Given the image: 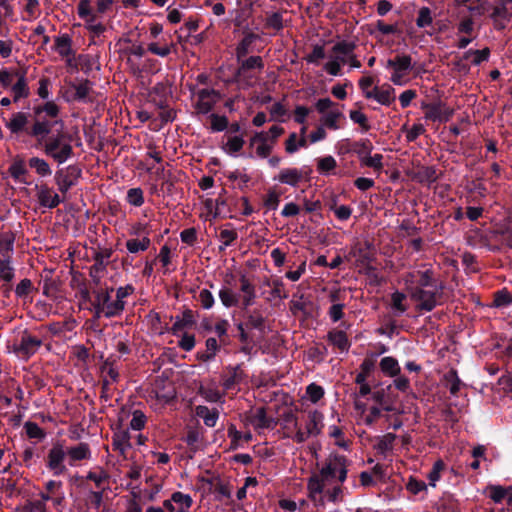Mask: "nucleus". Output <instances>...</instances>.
Instances as JSON below:
<instances>
[{
	"label": "nucleus",
	"instance_id": "obj_1",
	"mask_svg": "<svg viewBox=\"0 0 512 512\" xmlns=\"http://www.w3.org/2000/svg\"><path fill=\"white\" fill-rule=\"evenodd\" d=\"M346 478L347 459L342 455H330L323 467L307 481L309 499L317 507H323L326 502H340Z\"/></svg>",
	"mask_w": 512,
	"mask_h": 512
},
{
	"label": "nucleus",
	"instance_id": "obj_2",
	"mask_svg": "<svg viewBox=\"0 0 512 512\" xmlns=\"http://www.w3.org/2000/svg\"><path fill=\"white\" fill-rule=\"evenodd\" d=\"M401 283L420 312H430L442 303L443 286L436 283L430 268L416 269L403 274Z\"/></svg>",
	"mask_w": 512,
	"mask_h": 512
},
{
	"label": "nucleus",
	"instance_id": "obj_3",
	"mask_svg": "<svg viewBox=\"0 0 512 512\" xmlns=\"http://www.w3.org/2000/svg\"><path fill=\"white\" fill-rule=\"evenodd\" d=\"M34 121L28 131V136L36 138L40 143L51 133L53 127L63 122L59 119L60 107L54 101H47L33 108Z\"/></svg>",
	"mask_w": 512,
	"mask_h": 512
},
{
	"label": "nucleus",
	"instance_id": "obj_4",
	"mask_svg": "<svg viewBox=\"0 0 512 512\" xmlns=\"http://www.w3.org/2000/svg\"><path fill=\"white\" fill-rule=\"evenodd\" d=\"M43 149L45 154L58 164L65 163L73 155L70 139L63 132L44 139Z\"/></svg>",
	"mask_w": 512,
	"mask_h": 512
},
{
	"label": "nucleus",
	"instance_id": "obj_5",
	"mask_svg": "<svg viewBox=\"0 0 512 512\" xmlns=\"http://www.w3.org/2000/svg\"><path fill=\"white\" fill-rule=\"evenodd\" d=\"M356 44L352 41L342 40L334 44L329 55V60L324 64L323 69L331 76H340L342 66L347 64L351 50H355Z\"/></svg>",
	"mask_w": 512,
	"mask_h": 512
},
{
	"label": "nucleus",
	"instance_id": "obj_6",
	"mask_svg": "<svg viewBox=\"0 0 512 512\" xmlns=\"http://www.w3.org/2000/svg\"><path fill=\"white\" fill-rule=\"evenodd\" d=\"M323 415L317 410L309 411L301 421H295V434L292 439L297 443L305 442L311 436H316L323 427Z\"/></svg>",
	"mask_w": 512,
	"mask_h": 512
},
{
	"label": "nucleus",
	"instance_id": "obj_7",
	"mask_svg": "<svg viewBox=\"0 0 512 512\" xmlns=\"http://www.w3.org/2000/svg\"><path fill=\"white\" fill-rule=\"evenodd\" d=\"M386 69L391 70L390 81L397 86H404L409 81V73L414 64L412 57L408 54H397L394 58L388 59Z\"/></svg>",
	"mask_w": 512,
	"mask_h": 512
},
{
	"label": "nucleus",
	"instance_id": "obj_8",
	"mask_svg": "<svg viewBox=\"0 0 512 512\" xmlns=\"http://www.w3.org/2000/svg\"><path fill=\"white\" fill-rule=\"evenodd\" d=\"M112 291L113 288L95 292L93 306L97 318L101 316L111 318L119 316L123 312V305L120 304V301L111 300L110 292Z\"/></svg>",
	"mask_w": 512,
	"mask_h": 512
},
{
	"label": "nucleus",
	"instance_id": "obj_9",
	"mask_svg": "<svg viewBox=\"0 0 512 512\" xmlns=\"http://www.w3.org/2000/svg\"><path fill=\"white\" fill-rule=\"evenodd\" d=\"M66 457L68 458L67 448L60 441L54 443L49 449L46 457V467L53 476H61L67 473Z\"/></svg>",
	"mask_w": 512,
	"mask_h": 512
},
{
	"label": "nucleus",
	"instance_id": "obj_10",
	"mask_svg": "<svg viewBox=\"0 0 512 512\" xmlns=\"http://www.w3.org/2000/svg\"><path fill=\"white\" fill-rule=\"evenodd\" d=\"M42 340L32 336L28 332H24L19 341L14 344V352L18 358L28 360L41 347Z\"/></svg>",
	"mask_w": 512,
	"mask_h": 512
},
{
	"label": "nucleus",
	"instance_id": "obj_11",
	"mask_svg": "<svg viewBox=\"0 0 512 512\" xmlns=\"http://www.w3.org/2000/svg\"><path fill=\"white\" fill-rule=\"evenodd\" d=\"M422 108L425 111V119L433 122H447L454 114L452 108L441 102L425 104Z\"/></svg>",
	"mask_w": 512,
	"mask_h": 512
},
{
	"label": "nucleus",
	"instance_id": "obj_12",
	"mask_svg": "<svg viewBox=\"0 0 512 512\" xmlns=\"http://www.w3.org/2000/svg\"><path fill=\"white\" fill-rule=\"evenodd\" d=\"M192 505V497L180 491L173 492L170 499L163 501V507L169 512H189Z\"/></svg>",
	"mask_w": 512,
	"mask_h": 512
},
{
	"label": "nucleus",
	"instance_id": "obj_13",
	"mask_svg": "<svg viewBox=\"0 0 512 512\" xmlns=\"http://www.w3.org/2000/svg\"><path fill=\"white\" fill-rule=\"evenodd\" d=\"M30 115L27 112L19 111L14 112L10 119L5 123V127L11 134L19 135L25 133L28 135L30 129Z\"/></svg>",
	"mask_w": 512,
	"mask_h": 512
},
{
	"label": "nucleus",
	"instance_id": "obj_14",
	"mask_svg": "<svg viewBox=\"0 0 512 512\" xmlns=\"http://www.w3.org/2000/svg\"><path fill=\"white\" fill-rule=\"evenodd\" d=\"M239 284H240V300L241 305L244 308H248L252 306L255 303L256 299V286L251 281V279L247 276V274L242 273L239 277Z\"/></svg>",
	"mask_w": 512,
	"mask_h": 512
},
{
	"label": "nucleus",
	"instance_id": "obj_15",
	"mask_svg": "<svg viewBox=\"0 0 512 512\" xmlns=\"http://www.w3.org/2000/svg\"><path fill=\"white\" fill-rule=\"evenodd\" d=\"M197 98L198 112L207 114L220 100V94L214 89H202L198 92Z\"/></svg>",
	"mask_w": 512,
	"mask_h": 512
},
{
	"label": "nucleus",
	"instance_id": "obj_16",
	"mask_svg": "<svg viewBox=\"0 0 512 512\" xmlns=\"http://www.w3.org/2000/svg\"><path fill=\"white\" fill-rule=\"evenodd\" d=\"M367 99H373L381 105L390 106L396 99L395 89L389 84H384L381 87L375 86L371 93H367Z\"/></svg>",
	"mask_w": 512,
	"mask_h": 512
},
{
	"label": "nucleus",
	"instance_id": "obj_17",
	"mask_svg": "<svg viewBox=\"0 0 512 512\" xmlns=\"http://www.w3.org/2000/svg\"><path fill=\"white\" fill-rule=\"evenodd\" d=\"M111 254L112 252L109 249H105L95 254V263L90 268V276L96 284L100 282L102 276L104 275Z\"/></svg>",
	"mask_w": 512,
	"mask_h": 512
},
{
	"label": "nucleus",
	"instance_id": "obj_18",
	"mask_svg": "<svg viewBox=\"0 0 512 512\" xmlns=\"http://www.w3.org/2000/svg\"><path fill=\"white\" fill-rule=\"evenodd\" d=\"M305 179V173L298 168H283L274 177L281 184L297 187Z\"/></svg>",
	"mask_w": 512,
	"mask_h": 512
},
{
	"label": "nucleus",
	"instance_id": "obj_19",
	"mask_svg": "<svg viewBox=\"0 0 512 512\" xmlns=\"http://www.w3.org/2000/svg\"><path fill=\"white\" fill-rule=\"evenodd\" d=\"M68 453V464L71 467L77 465L80 461H88L91 459L92 452L90 445L85 442H80L75 446L67 448Z\"/></svg>",
	"mask_w": 512,
	"mask_h": 512
},
{
	"label": "nucleus",
	"instance_id": "obj_20",
	"mask_svg": "<svg viewBox=\"0 0 512 512\" xmlns=\"http://www.w3.org/2000/svg\"><path fill=\"white\" fill-rule=\"evenodd\" d=\"M36 190L39 204L43 207L52 209L62 202L59 195L46 184L36 186Z\"/></svg>",
	"mask_w": 512,
	"mask_h": 512
},
{
	"label": "nucleus",
	"instance_id": "obj_21",
	"mask_svg": "<svg viewBox=\"0 0 512 512\" xmlns=\"http://www.w3.org/2000/svg\"><path fill=\"white\" fill-rule=\"evenodd\" d=\"M10 91L14 103H18L20 100L30 96V88L25 70L16 74V82L11 86Z\"/></svg>",
	"mask_w": 512,
	"mask_h": 512
},
{
	"label": "nucleus",
	"instance_id": "obj_22",
	"mask_svg": "<svg viewBox=\"0 0 512 512\" xmlns=\"http://www.w3.org/2000/svg\"><path fill=\"white\" fill-rule=\"evenodd\" d=\"M229 277L233 278V275H226L224 280L226 285L222 286L218 293L222 305L226 308L236 307L241 304L240 294L234 292L231 287L227 286L231 284V281L228 279Z\"/></svg>",
	"mask_w": 512,
	"mask_h": 512
},
{
	"label": "nucleus",
	"instance_id": "obj_23",
	"mask_svg": "<svg viewBox=\"0 0 512 512\" xmlns=\"http://www.w3.org/2000/svg\"><path fill=\"white\" fill-rule=\"evenodd\" d=\"M74 170L75 169L73 167L69 166L56 171L54 179L61 193L65 194L72 186L75 185L76 176L73 174Z\"/></svg>",
	"mask_w": 512,
	"mask_h": 512
},
{
	"label": "nucleus",
	"instance_id": "obj_24",
	"mask_svg": "<svg viewBox=\"0 0 512 512\" xmlns=\"http://www.w3.org/2000/svg\"><path fill=\"white\" fill-rule=\"evenodd\" d=\"M92 82L88 79L80 80L70 84L73 91L72 100L87 102L92 100L93 87Z\"/></svg>",
	"mask_w": 512,
	"mask_h": 512
},
{
	"label": "nucleus",
	"instance_id": "obj_25",
	"mask_svg": "<svg viewBox=\"0 0 512 512\" xmlns=\"http://www.w3.org/2000/svg\"><path fill=\"white\" fill-rule=\"evenodd\" d=\"M200 481L208 486V489L217 494L220 498H230L231 496V489L222 480H220L218 477H211V478H205L202 477Z\"/></svg>",
	"mask_w": 512,
	"mask_h": 512
},
{
	"label": "nucleus",
	"instance_id": "obj_26",
	"mask_svg": "<svg viewBox=\"0 0 512 512\" xmlns=\"http://www.w3.org/2000/svg\"><path fill=\"white\" fill-rule=\"evenodd\" d=\"M55 51L63 58L70 59L75 53L72 49V38L68 34H61L54 39Z\"/></svg>",
	"mask_w": 512,
	"mask_h": 512
},
{
	"label": "nucleus",
	"instance_id": "obj_27",
	"mask_svg": "<svg viewBox=\"0 0 512 512\" xmlns=\"http://www.w3.org/2000/svg\"><path fill=\"white\" fill-rule=\"evenodd\" d=\"M130 433L128 430H119L112 437V447L122 456L126 457V452L131 448Z\"/></svg>",
	"mask_w": 512,
	"mask_h": 512
},
{
	"label": "nucleus",
	"instance_id": "obj_28",
	"mask_svg": "<svg viewBox=\"0 0 512 512\" xmlns=\"http://www.w3.org/2000/svg\"><path fill=\"white\" fill-rule=\"evenodd\" d=\"M195 414L201 418L207 427H214L219 418V411L216 408H208L204 405H198L195 408Z\"/></svg>",
	"mask_w": 512,
	"mask_h": 512
},
{
	"label": "nucleus",
	"instance_id": "obj_29",
	"mask_svg": "<svg viewBox=\"0 0 512 512\" xmlns=\"http://www.w3.org/2000/svg\"><path fill=\"white\" fill-rule=\"evenodd\" d=\"M251 424L257 430L263 429H272L275 426V421L273 418L268 417L264 408H259L256 410L254 415L251 417Z\"/></svg>",
	"mask_w": 512,
	"mask_h": 512
},
{
	"label": "nucleus",
	"instance_id": "obj_30",
	"mask_svg": "<svg viewBox=\"0 0 512 512\" xmlns=\"http://www.w3.org/2000/svg\"><path fill=\"white\" fill-rule=\"evenodd\" d=\"M252 145H256V153L262 158H266L272 151L273 144L267 140V134L264 132L257 133L251 139Z\"/></svg>",
	"mask_w": 512,
	"mask_h": 512
},
{
	"label": "nucleus",
	"instance_id": "obj_31",
	"mask_svg": "<svg viewBox=\"0 0 512 512\" xmlns=\"http://www.w3.org/2000/svg\"><path fill=\"white\" fill-rule=\"evenodd\" d=\"M195 323L194 313L190 309H186L181 317H176L171 327L173 335H178L184 328L191 327Z\"/></svg>",
	"mask_w": 512,
	"mask_h": 512
},
{
	"label": "nucleus",
	"instance_id": "obj_32",
	"mask_svg": "<svg viewBox=\"0 0 512 512\" xmlns=\"http://www.w3.org/2000/svg\"><path fill=\"white\" fill-rule=\"evenodd\" d=\"M258 39L259 36L252 32H248L244 35L243 39L236 47V56L238 61H240L241 58L245 57L252 50V45Z\"/></svg>",
	"mask_w": 512,
	"mask_h": 512
},
{
	"label": "nucleus",
	"instance_id": "obj_33",
	"mask_svg": "<svg viewBox=\"0 0 512 512\" xmlns=\"http://www.w3.org/2000/svg\"><path fill=\"white\" fill-rule=\"evenodd\" d=\"M9 173L11 177L23 184H28L27 181V168L26 163L22 159H16L12 162V164L9 167Z\"/></svg>",
	"mask_w": 512,
	"mask_h": 512
},
{
	"label": "nucleus",
	"instance_id": "obj_34",
	"mask_svg": "<svg viewBox=\"0 0 512 512\" xmlns=\"http://www.w3.org/2000/svg\"><path fill=\"white\" fill-rule=\"evenodd\" d=\"M342 118H344V115L340 109L333 108L321 117V123L328 129L338 130L340 128L339 120Z\"/></svg>",
	"mask_w": 512,
	"mask_h": 512
},
{
	"label": "nucleus",
	"instance_id": "obj_35",
	"mask_svg": "<svg viewBox=\"0 0 512 512\" xmlns=\"http://www.w3.org/2000/svg\"><path fill=\"white\" fill-rule=\"evenodd\" d=\"M199 394L206 401L211 403L223 402L224 398V393L221 392L215 384L201 386L199 388Z\"/></svg>",
	"mask_w": 512,
	"mask_h": 512
},
{
	"label": "nucleus",
	"instance_id": "obj_36",
	"mask_svg": "<svg viewBox=\"0 0 512 512\" xmlns=\"http://www.w3.org/2000/svg\"><path fill=\"white\" fill-rule=\"evenodd\" d=\"M27 165L35 171L40 177H48L52 174L49 163L40 157H31L28 159Z\"/></svg>",
	"mask_w": 512,
	"mask_h": 512
},
{
	"label": "nucleus",
	"instance_id": "obj_37",
	"mask_svg": "<svg viewBox=\"0 0 512 512\" xmlns=\"http://www.w3.org/2000/svg\"><path fill=\"white\" fill-rule=\"evenodd\" d=\"M329 342L337 347L340 351H348L350 342L346 333L342 330H332L328 333Z\"/></svg>",
	"mask_w": 512,
	"mask_h": 512
},
{
	"label": "nucleus",
	"instance_id": "obj_38",
	"mask_svg": "<svg viewBox=\"0 0 512 512\" xmlns=\"http://www.w3.org/2000/svg\"><path fill=\"white\" fill-rule=\"evenodd\" d=\"M151 240L148 236L142 238H131L126 241V248L129 253L135 254L138 252H144L149 249Z\"/></svg>",
	"mask_w": 512,
	"mask_h": 512
},
{
	"label": "nucleus",
	"instance_id": "obj_39",
	"mask_svg": "<svg viewBox=\"0 0 512 512\" xmlns=\"http://www.w3.org/2000/svg\"><path fill=\"white\" fill-rule=\"evenodd\" d=\"M491 18L493 19L497 29L505 28V24L502 23L501 20L509 21L511 15L509 14L506 3L504 1L501 5L494 7Z\"/></svg>",
	"mask_w": 512,
	"mask_h": 512
},
{
	"label": "nucleus",
	"instance_id": "obj_40",
	"mask_svg": "<svg viewBox=\"0 0 512 512\" xmlns=\"http://www.w3.org/2000/svg\"><path fill=\"white\" fill-rule=\"evenodd\" d=\"M380 369L384 374L390 377L398 376V374L400 373V366L398 364V361L391 356H386L381 359Z\"/></svg>",
	"mask_w": 512,
	"mask_h": 512
},
{
	"label": "nucleus",
	"instance_id": "obj_41",
	"mask_svg": "<svg viewBox=\"0 0 512 512\" xmlns=\"http://www.w3.org/2000/svg\"><path fill=\"white\" fill-rule=\"evenodd\" d=\"M14 237L9 233L0 234V255L1 259H10L13 252Z\"/></svg>",
	"mask_w": 512,
	"mask_h": 512
},
{
	"label": "nucleus",
	"instance_id": "obj_42",
	"mask_svg": "<svg viewBox=\"0 0 512 512\" xmlns=\"http://www.w3.org/2000/svg\"><path fill=\"white\" fill-rule=\"evenodd\" d=\"M445 386L449 389L450 393L456 396L461 387V380L459 379L455 370H450L444 375Z\"/></svg>",
	"mask_w": 512,
	"mask_h": 512
},
{
	"label": "nucleus",
	"instance_id": "obj_43",
	"mask_svg": "<svg viewBox=\"0 0 512 512\" xmlns=\"http://www.w3.org/2000/svg\"><path fill=\"white\" fill-rule=\"evenodd\" d=\"M361 165L372 168L378 172L383 169V155L382 154H367L361 157Z\"/></svg>",
	"mask_w": 512,
	"mask_h": 512
},
{
	"label": "nucleus",
	"instance_id": "obj_44",
	"mask_svg": "<svg viewBox=\"0 0 512 512\" xmlns=\"http://www.w3.org/2000/svg\"><path fill=\"white\" fill-rule=\"evenodd\" d=\"M337 166V162L332 156H325L317 160V171L322 175H329Z\"/></svg>",
	"mask_w": 512,
	"mask_h": 512
},
{
	"label": "nucleus",
	"instance_id": "obj_45",
	"mask_svg": "<svg viewBox=\"0 0 512 512\" xmlns=\"http://www.w3.org/2000/svg\"><path fill=\"white\" fill-rule=\"evenodd\" d=\"M24 429L27 436L31 439L43 440L46 437V432L35 422H25Z\"/></svg>",
	"mask_w": 512,
	"mask_h": 512
},
{
	"label": "nucleus",
	"instance_id": "obj_46",
	"mask_svg": "<svg viewBox=\"0 0 512 512\" xmlns=\"http://www.w3.org/2000/svg\"><path fill=\"white\" fill-rule=\"evenodd\" d=\"M147 423V417L141 410H134L132 412V418L129 423V428L135 431H141L144 429Z\"/></svg>",
	"mask_w": 512,
	"mask_h": 512
},
{
	"label": "nucleus",
	"instance_id": "obj_47",
	"mask_svg": "<svg viewBox=\"0 0 512 512\" xmlns=\"http://www.w3.org/2000/svg\"><path fill=\"white\" fill-rule=\"evenodd\" d=\"M444 469H445V463L441 459L437 460L433 464L431 471L427 475L430 486H432V487L436 486V483H437V481L440 480L441 473L444 471Z\"/></svg>",
	"mask_w": 512,
	"mask_h": 512
},
{
	"label": "nucleus",
	"instance_id": "obj_48",
	"mask_svg": "<svg viewBox=\"0 0 512 512\" xmlns=\"http://www.w3.org/2000/svg\"><path fill=\"white\" fill-rule=\"evenodd\" d=\"M127 202L134 206L140 207L144 204V193L141 188H131L127 191L126 195Z\"/></svg>",
	"mask_w": 512,
	"mask_h": 512
},
{
	"label": "nucleus",
	"instance_id": "obj_49",
	"mask_svg": "<svg viewBox=\"0 0 512 512\" xmlns=\"http://www.w3.org/2000/svg\"><path fill=\"white\" fill-rule=\"evenodd\" d=\"M218 349L219 345L217 340L213 337H210L206 340V351L200 354L199 358L205 362L210 361L215 357Z\"/></svg>",
	"mask_w": 512,
	"mask_h": 512
},
{
	"label": "nucleus",
	"instance_id": "obj_50",
	"mask_svg": "<svg viewBox=\"0 0 512 512\" xmlns=\"http://www.w3.org/2000/svg\"><path fill=\"white\" fill-rule=\"evenodd\" d=\"M270 116L271 120L273 121H285V118L288 115V110L286 109L285 105L281 102L274 103L270 109Z\"/></svg>",
	"mask_w": 512,
	"mask_h": 512
},
{
	"label": "nucleus",
	"instance_id": "obj_51",
	"mask_svg": "<svg viewBox=\"0 0 512 512\" xmlns=\"http://www.w3.org/2000/svg\"><path fill=\"white\" fill-rule=\"evenodd\" d=\"M349 117L355 124L361 127L363 132H367L371 128L368 117L360 110H351Z\"/></svg>",
	"mask_w": 512,
	"mask_h": 512
},
{
	"label": "nucleus",
	"instance_id": "obj_52",
	"mask_svg": "<svg viewBox=\"0 0 512 512\" xmlns=\"http://www.w3.org/2000/svg\"><path fill=\"white\" fill-rule=\"evenodd\" d=\"M433 22L432 13L429 7H421L418 11V16L416 19V25L419 28H424L430 26Z\"/></svg>",
	"mask_w": 512,
	"mask_h": 512
},
{
	"label": "nucleus",
	"instance_id": "obj_53",
	"mask_svg": "<svg viewBox=\"0 0 512 512\" xmlns=\"http://www.w3.org/2000/svg\"><path fill=\"white\" fill-rule=\"evenodd\" d=\"M14 278V268L10 264V259L0 258V280L11 282Z\"/></svg>",
	"mask_w": 512,
	"mask_h": 512
},
{
	"label": "nucleus",
	"instance_id": "obj_54",
	"mask_svg": "<svg viewBox=\"0 0 512 512\" xmlns=\"http://www.w3.org/2000/svg\"><path fill=\"white\" fill-rule=\"evenodd\" d=\"M279 203H280V194L278 192H276L274 189L268 190V192L266 193V195L263 198V205L268 210L275 211L278 208Z\"/></svg>",
	"mask_w": 512,
	"mask_h": 512
},
{
	"label": "nucleus",
	"instance_id": "obj_55",
	"mask_svg": "<svg viewBox=\"0 0 512 512\" xmlns=\"http://www.w3.org/2000/svg\"><path fill=\"white\" fill-rule=\"evenodd\" d=\"M238 237L234 229H222L219 233V240L221 242L220 250H224L230 246Z\"/></svg>",
	"mask_w": 512,
	"mask_h": 512
},
{
	"label": "nucleus",
	"instance_id": "obj_56",
	"mask_svg": "<svg viewBox=\"0 0 512 512\" xmlns=\"http://www.w3.org/2000/svg\"><path fill=\"white\" fill-rule=\"evenodd\" d=\"M263 67H264L263 60L260 56H251L241 62L239 71L244 72L246 70H251V69L261 70V69H263Z\"/></svg>",
	"mask_w": 512,
	"mask_h": 512
},
{
	"label": "nucleus",
	"instance_id": "obj_57",
	"mask_svg": "<svg viewBox=\"0 0 512 512\" xmlns=\"http://www.w3.org/2000/svg\"><path fill=\"white\" fill-rule=\"evenodd\" d=\"M506 489L500 485H491L488 487L489 490V497L495 502V503H501L508 495V491L510 490Z\"/></svg>",
	"mask_w": 512,
	"mask_h": 512
},
{
	"label": "nucleus",
	"instance_id": "obj_58",
	"mask_svg": "<svg viewBox=\"0 0 512 512\" xmlns=\"http://www.w3.org/2000/svg\"><path fill=\"white\" fill-rule=\"evenodd\" d=\"M23 70H9V69H1L0 70V85L4 89L11 88L12 82L16 79V74L18 72H22Z\"/></svg>",
	"mask_w": 512,
	"mask_h": 512
},
{
	"label": "nucleus",
	"instance_id": "obj_59",
	"mask_svg": "<svg viewBox=\"0 0 512 512\" xmlns=\"http://www.w3.org/2000/svg\"><path fill=\"white\" fill-rule=\"evenodd\" d=\"M243 145L244 140L241 136H232L228 138L224 149L230 154H235L243 148Z\"/></svg>",
	"mask_w": 512,
	"mask_h": 512
},
{
	"label": "nucleus",
	"instance_id": "obj_60",
	"mask_svg": "<svg viewBox=\"0 0 512 512\" xmlns=\"http://www.w3.org/2000/svg\"><path fill=\"white\" fill-rule=\"evenodd\" d=\"M197 300L200 302V305L203 309H211L215 303V299L213 294L208 289H202L197 297Z\"/></svg>",
	"mask_w": 512,
	"mask_h": 512
},
{
	"label": "nucleus",
	"instance_id": "obj_61",
	"mask_svg": "<svg viewBox=\"0 0 512 512\" xmlns=\"http://www.w3.org/2000/svg\"><path fill=\"white\" fill-rule=\"evenodd\" d=\"M266 28L273 29L275 31H279L283 28V18L281 13L274 12L267 16L265 22Z\"/></svg>",
	"mask_w": 512,
	"mask_h": 512
},
{
	"label": "nucleus",
	"instance_id": "obj_62",
	"mask_svg": "<svg viewBox=\"0 0 512 512\" xmlns=\"http://www.w3.org/2000/svg\"><path fill=\"white\" fill-rule=\"evenodd\" d=\"M306 394L312 403H317L324 396V389L315 383H311L306 388Z\"/></svg>",
	"mask_w": 512,
	"mask_h": 512
},
{
	"label": "nucleus",
	"instance_id": "obj_63",
	"mask_svg": "<svg viewBox=\"0 0 512 512\" xmlns=\"http://www.w3.org/2000/svg\"><path fill=\"white\" fill-rule=\"evenodd\" d=\"M329 435L335 439V445L345 449L348 447V442L345 440L343 431L340 427L336 425L330 426Z\"/></svg>",
	"mask_w": 512,
	"mask_h": 512
},
{
	"label": "nucleus",
	"instance_id": "obj_64",
	"mask_svg": "<svg viewBox=\"0 0 512 512\" xmlns=\"http://www.w3.org/2000/svg\"><path fill=\"white\" fill-rule=\"evenodd\" d=\"M406 300V295L402 292L396 291L391 295L392 308L397 310L400 313H404L407 310L404 301Z\"/></svg>",
	"mask_w": 512,
	"mask_h": 512
}]
</instances>
